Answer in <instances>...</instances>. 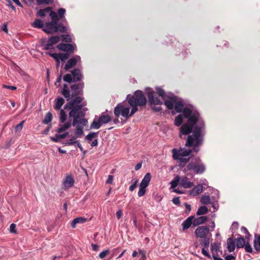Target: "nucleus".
Segmentation results:
<instances>
[{
    "label": "nucleus",
    "instance_id": "nucleus-1",
    "mask_svg": "<svg viewBox=\"0 0 260 260\" xmlns=\"http://www.w3.org/2000/svg\"><path fill=\"white\" fill-rule=\"evenodd\" d=\"M84 87V83L83 82L72 85L71 86L72 94H71L68 85L64 84L63 86L61 94L67 101L72 99L65 105L64 109L70 110L69 116L73 118V125H76L78 122L83 125L87 124L88 122L87 119L84 118L85 111L87 110V108L82 110L85 104H80L84 100L83 97L80 96L83 94Z\"/></svg>",
    "mask_w": 260,
    "mask_h": 260
},
{
    "label": "nucleus",
    "instance_id": "nucleus-60",
    "mask_svg": "<svg viewBox=\"0 0 260 260\" xmlns=\"http://www.w3.org/2000/svg\"><path fill=\"white\" fill-rule=\"evenodd\" d=\"M152 109L155 112H159L162 110L160 106H153L152 107Z\"/></svg>",
    "mask_w": 260,
    "mask_h": 260
},
{
    "label": "nucleus",
    "instance_id": "nucleus-11",
    "mask_svg": "<svg viewBox=\"0 0 260 260\" xmlns=\"http://www.w3.org/2000/svg\"><path fill=\"white\" fill-rule=\"evenodd\" d=\"M209 233V229L207 226H200L194 231L196 236L200 238H205Z\"/></svg>",
    "mask_w": 260,
    "mask_h": 260
},
{
    "label": "nucleus",
    "instance_id": "nucleus-27",
    "mask_svg": "<svg viewBox=\"0 0 260 260\" xmlns=\"http://www.w3.org/2000/svg\"><path fill=\"white\" fill-rule=\"evenodd\" d=\"M64 103V100L62 97L58 98L55 101L54 108L56 110H59Z\"/></svg>",
    "mask_w": 260,
    "mask_h": 260
},
{
    "label": "nucleus",
    "instance_id": "nucleus-35",
    "mask_svg": "<svg viewBox=\"0 0 260 260\" xmlns=\"http://www.w3.org/2000/svg\"><path fill=\"white\" fill-rule=\"evenodd\" d=\"M52 11L51 10V8L50 7H47L44 9H40L39 11L38 12V15L40 16L43 17L46 16V13Z\"/></svg>",
    "mask_w": 260,
    "mask_h": 260
},
{
    "label": "nucleus",
    "instance_id": "nucleus-64",
    "mask_svg": "<svg viewBox=\"0 0 260 260\" xmlns=\"http://www.w3.org/2000/svg\"><path fill=\"white\" fill-rule=\"evenodd\" d=\"M235 257L233 256L232 255H229L225 256V260H232V259H235Z\"/></svg>",
    "mask_w": 260,
    "mask_h": 260
},
{
    "label": "nucleus",
    "instance_id": "nucleus-52",
    "mask_svg": "<svg viewBox=\"0 0 260 260\" xmlns=\"http://www.w3.org/2000/svg\"><path fill=\"white\" fill-rule=\"evenodd\" d=\"M77 138H78V137H76V136H75V135H74V136H73V137L71 138V139H70V142H68V143H67V144L68 145H73V144H74L76 143H77V142H76V141H75V140Z\"/></svg>",
    "mask_w": 260,
    "mask_h": 260
},
{
    "label": "nucleus",
    "instance_id": "nucleus-2",
    "mask_svg": "<svg viewBox=\"0 0 260 260\" xmlns=\"http://www.w3.org/2000/svg\"><path fill=\"white\" fill-rule=\"evenodd\" d=\"M204 122H200L194 126L191 135H188L185 146L192 147V151L197 153L200 151V147L204 142L205 133Z\"/></svg>",
    "mask_w": 260,
    "mask_h": 260
},
{
    "label": "nucleus",
    "instance_id": "nucleus-55",
    "mask_svg": "<svg viewBox=\"0 0 260 260\" xmlns=\"http://www.w3.org/2000/svg\"><path fill=\"white\" fill-rule=\"evenodd\" d=\"M48 54L53 57L56 61L59 60V53H48Z\"/></svg>",
    "mask_w": 260,
    "mask_h": 260
},
{
    "label": "nucleus",
    "instance_id": "nucleus-50",
    "mask_svg": "<svg viewBox=\"0 0 260 260\" xmlns=\"http://www.w3.org/2000/svg\"><path fill=\"white\" fill-rule=\"evenodd\" d=\"M110 253V251L109 249L105 250L102 252H101L99 254V257L100 258H104L109 253Z\"/></svg>",
    "mask_w": 260,
    "mask_h": 260
},
{
    "label": "nucleus",
    "instance_id": "nucleus-59",
    "mask_svg": "<svg viewBox=\"0 0 260 260\" xmlns=\"http://www.w3.org/2000/svg\"><path fill=\"white\" fill-rule=\"evenodd\" d=\"M113 180V176L110 175L108 176V178L106 181V183L107 184H111L112 183Z\"/></svg>",
    "mask_w": 260,
    "mask_h": 260
},
{
    "label": "nucleus",
    "instance_id": "nucleus-4",
    "mask_svg": "<svg viewBox=\"0 0 260 260\" xmlns=\"http://www.w3.org/2000/svg\"><path fill=\"white\" fill-rule=\"evenodd\" d=\"M128 103L132 107L130 115H133L138 110V106L143 107L146 104V99L141 90L136 91L134 94L128 99Z\"/></svg>",
    "mask_w": 260,
    "mask_h": 260
},
{
    "label": "nucleus",
    "instance_id": "nucleus-34",
    "mask_svg": "<svg viewBox=\"0 0 260 260\" xmlns=\"http://www.w3.org/2000/svg\"><path fill=\"white\" fill-rule=\"evenodd\" d=\"M208 212V209L206 206H201L198 209L197 214L198 215H204L207 213Z\"/></svg>",
    "mask_w": 260,
    "mask_h": 260
},
{
    "label": "nucleus",
    "instance_id": "nucleus-58",
    "mask_svg": "<svg viewBox=\"0 0 260 260\" xmlns=\"http://www.w3.org/2000/svg\"><path fill=\"white\" fill-rule=\"evenodd\" d=\"M139 253L142 254V259H145L146 258V252L144 250L139 249Z\"/></svg>",
    "mask_w": 260,
    "mask_h": 260
},
{
    "label": "nucleus",
    "instance_id": "nucleus-36",
    "mask_svg": "<svg viewBox=\"0 0 260 260\" xmlns=\"http://www.w3.org/2000/svg\"><path fill=\"white\" fill-rule=\"evenodd\" d=\"M201 202L203 204L208 205L211 203V199L209 196H203L201 199Z\"/></svg>",
    "mask_w": 260,
    "mask_h": 260
},
{
    "label": "nucleus",
    "instance_id": "nucleus-16",
    "mask_svg": "<svg viewBox=\"0 0 260 260\" xmlns=\"http://www.w3.org/2000/svg\"><path fill=\"white\" fill-rule=\"evenodd\" d=\"M148 98L149 103L151 105H161L162 102L160 101L158 97L155 96L154 92L149 91L148 92Z\"/></svg>",
    "mask_w": 260,
    "mask_h": 260
},
{
    "label": "nucleus",
    "instance_id": "nucleus-38",
    "mask_svg": "<svg viewBox=\"0 0 260 260\" xmlns=\"http://www.w3.org/2000/svg\"><path fill=\"white\" fill-rule=\"evenodd\" d=\"M253 244L255 250L260 251V236H258L257 239L254 240Z\"/></svg>",
    "mask_w": 260,
    "mask_h": 260
},
{
    "label": "nucleus",
    "instance_id": "nucleus-62",
    "mask_svg": "<svg viewBox=\"0 0 260 260\" xmlns=\"http://www.w3.org/2000/svg\"><path fill=\"white\" fill-rule=\"evenodd\" d=\"M122 211L121 210H119L117 212H116V216L117 217V218L119 219H120L122 215Z\"/></svg>",
    "mask_w": 260,
    "mask_h": 260
},
{
    "label": "nucleus",
    "instance_id": "nucleus-49",
    "mask_svg": "<svg viewBox=\"0 0 260 260\" xmlns=\"http://www.w3.org/2000/svg\"><path fill=\"white\" fill-rule=\"evenodd\" d=\"M138 180H136L134 183L129 186V190L131 191H133L138 186Z\"/></svg>",
    "mask_w": 260,
    "mask_h": 260
},
{
    "label": "nucleus",
    "instance_id": "nucleus-43",
    "mask_svg": "<svg viewBox=\"0 0 260 260\" xmlns=\"http://www.w3.org/2000/svg\"><path fill=\"white\" fill-rule=\"evenodd\" d=\"M59 60H60L62 62H65L66 60L69 58L70 57L69 54L68 53H59Z\"/></svg>",
    "mask_w": 260,
    "mask_h": 260
},
{
    "label": "nucleus",
    "instance_id": "nucleus-20",
    "mask_svg": "<svg viewBox=\"0 0 260 260\" xmlns=\"http://www.w3.org/2000/svg\"><path fill=\"white\" fill-rule=\"evenodd\" d=\"M203 185L201 184L198 185L194 187L189 191V195L192 196H196L201 193L203 191Z\"/></svg>",
    "mask_w": 260,
    "mask_h": 260
},
{
    "label": "nucleus",
    "instance_id": "nucleus-19",
    "mask_svg": "<svg viewBox=\"0 0 260 260\" xmlns=\"http://www.w3.org/2000/svg\"><path fill=\"white\" fill-rule=\"evenodd\" d=\"M180 185L184 188H189L193 186V182L189 181L186 177H184L180 181Z\"/></svg>",
    "mask_w": 260,
    "mask_h": 260
},
{
    "label": "nucleus",
    "instance_id": "nucleus-24",
    "mask_svg": "<svg viewBox=\"0 0 260 260\" xmlns=\"http://www.w3.org/2000/svg\"><path fill=\"white\" fill-rule=\"evenodd\" d=\"M165 102V105L168 109L172 110L174 107L176 99L175 97L171 98L170 100H164Z\"/></svg>",
    "mask_w": 260,
    "mask_h": 260
},
{
    "label": "nucleus",
    "instance_id": "nucleus-23",
    "mask_svg": "<svg viewBox=\"0 0 260 260\" xmlns=\"http://www.w3.org/2000/svg\"><path fill=\"white\" fill-rule=\"evenodd\" d=\"M75 181L72 176H67L63 182L65 187L69 188L73 186Z\"/></svg>",
    "mask_w": 260,
    "mask_h": 260
},
{
    "label": "nucleus",
    "instance_id": "nucleus-33",
    "mask_svg": "<svg viewBox=\"0 0 260 260\" xmlns=\"http://www.w3.org/2000/svg\"><path fill=\"white\" fill-rule=\"evenodd\" d=\"M71 124L70 122L68 121L66 122H64L63 125H62L58 129V133H61L67 129L71 127Z\"/></svg>",
    "mask_w": 260,
    "mask_h": 260
},
{
    "label": "nucleus",
    "instance_id": "nucleus-54",
    "mask_svg": "<svg viewBox=\"0 0 260 260\" xmlns=\"http://www.w3.org/2000/svg\"><path fill=\"white\" fill-rule=\"evenodd\" d=\"M16 224L15 223H12L11 225H10V233H14V234H16L17 233V231L16 230Z\"/></svg>",
    "mask_w": 260,
    "mask_h": 260
},
{
    "label": "nucleus",
    "instance_id": "nucleus-12",
    "mask_svg": "<svg viewBox=\"0 0 260 260\" xmlns=\"http://www.w3.org/2000/svg\"><path fill=\"white\" fill-rule=\"evenodd\" d=\"M219 244L218 243H214L211 244V251L214 260H223L222 258L218 257V252L222 253V251H220Z\"/></svg>",
    "mask_w": 260,
    "mask_h": 260
},
{
    "label": "nucleus",
    "instance_id": "nucleus-32",
    "mask_svg": "<svg viewBox=\"0 0 260 260\" xmlns=\"http://www.w3.org/2000/svg\"><path fill=\"white\" fill-rule=\"evenodd\" d=\"M64 109H61L59 113V121L61 123H63L67 119V115Z\"/></svg>",
    "mask_w": 260,
    "mask_h": 260
},
{
    "label": "nucleus",
    "instance_id": "nucleus-61",
    "mask_svg": "<svg viewBox=\"0 0 260 260\" xmlns=\"http://www.w3.org/2000/svg\"><path fill=\"white\" fill-rule=\"evenodd\" d=\"M3 87L6 88L10 89L11 90H15L16 89V87L10 85H3Z\"/></svg>",
    "mask_w": 260,
    "mask_h": 260
},
{
    "label": "nucleus",
    "instance_id": "nucleus-37",
    "mask_svg": "<svg viewBox=\"0 0 260 260\" xmlns=\"http://www.w3.org/2000/svg\"><path fill=\"white\" fill-rule=\"evenodd\" d=\"M183 122V117L181 115H179L175 117L174 120V124L177 126H179L181 125Z\"/></svg>",
    "mask_w": 260,
    "mask_h": 260
},
{
    "label": "nucleus",
    "instance_id": "nucleus-13",
    "mask_svg": "<svg viewBox=\"0 0 260 260\" xmlns=\"http://www.w3.org/2000/svg\"><path fill=\"white\" fill-rule=\"evenodd\" d=\"M182 112L183 113L184 116L185 118H187L188 119H189L190 117H192L193 115H196L197 117V121H202L200 120V114L197 111H193L188 108H184L182 111Z\"/></svg>",
    "mask_w": 260,
    "mask_h": 260
},
{
    "label": "nucleus",
    "instance_id": "nucleus-9",
    "mask_svg": "<svg viewBox=\"0 0 260 260\" xmlns=\"http://www.w3.org/2000/svg\"><path fill=\"white\" fill-rule=\"evenodd\" d=\"M114 114L117 117L121 115L122 116L125 118H128L129 117L133 116L130 115L129 108L123 106L122 104H118L115 108Z\"/></svg>",
    "mask_w": 260,
    "mask_h": 260
},
{
    "label": "nucleus",
    "instance_id": "nucleus-51",
    "mask_svg": "<svg viewBox=\"0 0 260 260\" xmlns=\"http://www.w3.org/2000/svg\"><path fill=\"white\" fill-rule=\"evenodd\" d=\"M245 250L246 252L252 253L253 250L252 248L249 243L245 244L244 245Z\"/></svg>",
    "mask_w": 260,
    "mask_h": 260
},
{
    "label": "nucleus",
    "instance_id": "nucleus-42",
    "mask_svg": "<svg viewBox=\"0 0 260 260\" xmlns=\"http://www.w3.org/2000/svg\"><path fill=\"white\" fill-rule=\"evenodd\" d=\"M61 41L66 43H70L72 42V38L69 35H62L60 36Z\"/></svg>",
    "mask_w": 260,
    "mask_h": 260
},
{
    "label": "nucleus",
    "instance_id": "nucleus-40",
    "mask_svg": "<svg viewBox=\"0 0 260 260\" xmlns=\"http://www.w3.org/2000/svg\"><path fill=\"white\" fill-rule=\"evenodd\" d=\"M180 181V177L179 176H176L174 179V180H173L171 182V188H174L175 187H176L178 185V183Z\"/></svg>",
    "mask_w": 260,
    "mask_h": 260
},
{
    "label": "nucleus",
    "instance_id": "nucleus-21",
    "mask_svg": "<svg viewBox=\"0 0 260 260\" xmlns=\"http://www.w3.org/2000/svg\"><path fill=\"white\" fill-rule=\"evenodd\" d=\"M193 216H191L185 220L182 223V229L183 231L188 229L191 225L193 224Z\"/></svg>",
    "mask_w": 260,
    "mask_h": 260
},
{
    "label": "nucleus",
    "instance_id": "nucleus-44",
    "mask_svg": "<svg viewBox=\"0 0 260 260\" xmlns=\"http://www.w3.org/2000/svg\"><path fill=\"white\" fill-rule=\"evenodd\" d=\"M98 133H90L86 136V139L89 142L93 138L98 137Z\"/></svg>",
    "mask_w": 260,
    "mask_h": 260
},
{
    "label": "nucleus",
    "instance_id": "nucleus-30",
    "mask_svg": "<svg viewBox=\"0 0 260 260\" xmlns=\"http://www.w3.org/2000/svg\"><path fill=\"white\" fill-rule=\"evenodd\" d=\"M236 246L238 248H242L245 244V241L242 237H240L235 239Z\"/></svg>",
    "mask_w": 260,
    "mask_h": 260
},
{
    "label": "nucleus",
    "instance_id": "nucleus-6",
    "mask_svg": "<svg viewBox=\"0 0 260 260\" xmlns=\"http://www.w3.org/2000/svg\"><path fill=\"white\" fill-rule=\"evenodd\" d=\"M188 170H192L197 174L203 173L206 170L205 165L202 161L200 158L196 159V161H191L187 165Z\"/></svg>",
    "mask_w": 260,
    "mask_h": 260
},
{
    "label": "nucleus",
    "instance_id": "nucleus-3",
    "mask_svg": "<svg viewBox=\"0 0 260 260\" xmlns=\"http://www.w3.org/2000/svg\"><path fill=\"white\" fill-rule=\"evenodd\" d=\"M51 21L46 23L43 30L47 34H52L55 32H66L67 27L62 23H58L59 18L54 11H51L49 14Z\"/></svg>",
    "mask_w": 260,
    "mask_h": 260
},
{
    "label": "nucleus",
    "instance_id": "nucleus-57",
    "mask_svg": "<svg viewBox=\"0 0 260 260\" xmlns=\"http://www.w3.org/2000/svg\"><path fill=\"white\" fill-rule=\"evenodd\" d=\"M173 203L177 205H179L180 204L179 197L175 198L172 200Z\"/></svg>",
    "mask_w": 260,
    "mask_h": 260
},
{
    "label": "nucleus",
    "instance_id": "nucleus-31",
    "mask_svg": "<svg viewBox=\"0 0 260 260\" xmlns=\"http://www.w3.org/2000/svg\"><path fill=\"white\" fill-rule=\"evenodd\" d=\"M32 26L35 28H41L44 26V23L41 19H37L32 24Z\"/></svg>",
    "mask_w": 260,
    "mask_h": 260
},
{
    "label": "nucleus",
    "instance_id": "nucleus-10",
    "mask_svg": "<svg viewBox=\"0 0 260 260\" xmlns=\"http://www.w3.org/2000/svg\"><path fill=\"white\" fill-rule=\"evenodd\" d=\"M192 151H193L192 150L190 149L185 150H182L181 149L178 150H176V149H173L172 150L173 157L174 159L182 160L183 157L189 155Z\"/></svg>",
    "mask_w": 260,
    "mask_h": 260
},
{
    "label": "nucleus",
    "instance_id": "nucleus-47",
    "mask_svg": "<svg viewBox=\"0 0 260 260\" xmlns=\"http://www.w3.org/2000/svg\"><path fill=\"white\" fill-rule=\"evenodd\" d=\"M66 13V10L63 8H60L57 11V16H58L59 20L63 18Z\"/></svg>",
    "mask_w": 260,
    "mask_h": 260
},
{
    "label": "nucleus",
    "instance_id": "nucleus-56",
    "mask_svg": "<svg viewBox=\"0 0 260 260\" xmlns=\"http://www.w3.org/2000/svg\"><path fill=\"white\" fill-rule=\"evenodd\" d=\"M202 253L203 255H204L205 256L208 257V258H211V256L209 253L205 249V248H203L202 249Z\"/></svg>",
    "mask_w": 260,
    "mask_h": 260
},
{
    "label": "nucleus",
    "instance_id": "nucleus-28",
    "mask_svg": "<svg viewBox=\"0 0 260 260\" xmlns=\"http://www.w3.org/2000/svg\"><path fill=\"white\" fill-rule=\"evenodd\" d=\"M99 120L101 122V124H106L111 120V118L110 116L107 115H101L99 118Z\"/></svg>",
    "mask_w": 260,
    "mask_h": 260
},
{
    "label": "nucleus",
    "instance_id": "nucleus-26",
    "mask_svg": "<svg viewBox=\"0 0 260 260\" xmlns=\"http://www.w3.org/2000/svg\"><path fill=\"white\" fill-rule=\"evenodd\" d=\"M235 242L232 238H229L227 240V248L229 252H231L234 251L235 249Z\"/></svg>",
    "mask_w": 260,
    "mask_h": 260
},
{
    "label": "nucleus",
    "instance_id": "nucleus-7",
    "mask_svg": "<svg viewBox=\"0 0 260 260\" xmlns=\"http://www.w3.org/2000/svg\"><path fill=\"white\" fill-rule=\"evenodd\" d=\"M72 74H66L63 78V80L68 83L76 82L80 81L83 78V75L80 70L76 69L72 72Z\"/></svg>",
    "mask_w": 260,
    "mask_h": 260
},
{
    "label": "nucleus",
    "instance_id": "nucleus-41",
    "mask_svg": "<svg viewBox=\"0 0 260 260\" xmlns=\"http://www.w3.org/2000/svg\"><path fill=\"white\" fill-rule=\"evenodd\" d=\"M101 125L102 124L99 119L98 121L93 120L92 123L91 124L90 128L94 129H99L101 126Z\"/></svg>",
    "mask_w": 260,
    "mask_h": 260
},
{
    "label": "nucleus",
    "instance_id": "nucleus-63",
    "mask_svg": "<svg viewBox=\"0 0 260 260\" xmlns=\"http://www.w3.org/2000/svg\"><path fill=\"white\" fill-rule=\"evenodd\" d=\"M2 29L5 32H6V33H8V27H7V23H4L3 24V25L2 26Z\"/></svg>",
    "mask_w": 260,
    "mask_h": 260
},
{
    "label": "nucleus",
    "instance_id": "nucleus-5",
    "mask_svg": "<svg viewBox=\"0 0 260 260\" xmlns=\"http://www.w3.org/2000/svg\"><path fill=\"white\" fill-rule=\"evenodd\" d=\"M200 121H197V117L193 115L188 119V123H184L182 125L180 128L179 136L182 138V135H190L189 134L193 132L194 126L197 123H199ZM203 122V121H201Z\"/></svg>",
    "mask_w": 260,
    "mask_h": 260
},
{
    "label": "nucleus",
    "instance_id": "nucleus-17",
    "mask_svg": "<svg viewBox=\"0 0 260 260\" xmlns=\"http://www.w3.org/2000/svg\"><path fill=\"white\" fill-rule=\"evenodd\" d=\"M80 60V57L78 55H76L74 57L69 59L64 66V70L68 71L72 69L76 65L77 62Z\"/></svg>",
    "mask_w": 260,
    "mask_h": 260
},
{
    "label": "nucleus",
    "instance_id": "nucleus-8",
    "mask_svg": "<svg viewBox=\"0 0 260 260\" xmlns=\"http://www.w3.org/2000/svg\"><path fill=\"white\" fill-rule=\"evenodd\" d=\"M151 178L150 173H147L144 176L139 185V190L138 195L139 197L143 196L146 192V188L148 186Z\"/></svg>",
    "mask_w": 260,
    "mask_h": 260
},
{
    "label": "nucleus",
    "instance_id": "nucleus-45",
    "mask_svg": "<svg viewBox=\"0 0 260 260\" xmlns=\"http://www.w3.org/2000/svg\"><path fill=\"white\" fill-rule=\"evenodd\" d=\"M37 3L39 5L43 4L49 5L53 3V0H37Z\"/></svg>",
    "mask_w": 260,
    "mask_h": 260
},
{
    "label": "nucleus",
    "instance_id": "nucleus-15",
    "mask_svg": "<svg viewBox=\"0 0 260 260\" xmlns=\"http://www.w3.org/2000/svg\"><path fill=\"white\" fill-rule=\"evenodd\" d=\"M60 40V37L58 36H54L50 37L48 40L47 43L44 45V49L46 50L52 48V46L57 44Z\"/></svg>",
    "mask_w": 260,
    "mask_h": 260
},
{
    "label": "nucleus",
    "instance_id": "nucleus-22",
    "mask_svg": "<svg viewBox=\"0 0 260 260\" xmlns=\"http://www.w3.org/2000/svg\"><path fill=\"white\" fill-rule=\"evenodd\" d=\"M207 217L206 216H201L193 219V225L197 226L200 224H203L206 221Z\"/></svg>",
    "mask_w": 260,
    "mask_h": 260
},
{
    "label": "nucleus",
    "instance_id": "nucleus-39",
    "mask_svg": "<svg viewBox=\"0 0 260 260\" xmlns=\"http://www.w3.org/2000/svg\"><path fill=\"white\" fill-rule=\"evenodd\" d=\"M52 119V115L50 112H48L45 116L43 123L44 124H48L51 121Z\"/></svg>",
    "mask_w": 260,
    "mask_h": 260
},
{
    "label": "nucleus",
    "instance_id": "nucleus-46",
    "mask_svg": "<svg viewBox=\"0 0 260 260\" xmlns=\"http://www.w3.org/2000/svg\"><path fill=\"white\" fill-rule=\"evenodd\" d=\"M24 122L25 120H23L15 126V131L16 133L19 132L22 130Z\"/></svg>",
    "mask_w": 260,
    "mask_h": 260
},
{
    "label": "nucleus",
    "instance_id": "nucleus-29",
    "mask_svg": "<svg viewBox=\"0 0 260 260\" xmlns=\"http://www.w3.org/2000/svg\"><path fill=\"white\" fill-rule=\"evenodd\" d=\"M183 107H184V104L182 102H181V101H179V102L176 101L175 102V104H174V108H175V109L176 111V112H182V111L184 109Z\"/></svg>",
    "mask_w": 260,
    "mask_h": 260
},
{
    "label": "nucleus",
    "instance_id": "nucleus-25",
    "mask_svg": "<svg viewBox=\"0 0 260 260\" xmlns=\"http://www.w3.org/2000/svg\"><path fill=\"white\" fill-rule=\"evenodd\" d=\"M87 221V219L82 217H77L75 218L71 222V226L75 228L77 223H83Z\"/></svg>",
    "mask_w": 260,
    "mask_h": 260
},
{
    "label": "nucleus",
    "instance_id": "nucleus-18",
    "mask_svg": "<svg viewBox=\"0 0 260 260\" xmlns=\"http://www.w3.org/2000/svg\"><path fill=\"white\" fill-rule=\"evenodd\" d=\"M86 124L83 125L80 122H78L76 125H73L76 126V130L75 132V135L77 137H81L83 134V127Z\"/></svg>",
    "mask_w": 260,
    "mask_h": 260
},
{
    "label": "nucleus",
    "instance_id": "nucleus-14",
    "mask_svg": "<svg viewBox=\"0 0 260 260\" xmlns=\"http://www.w3.org/2000/svg\"><path fill=\"white\" fill-rule=\"evenodd\" d=\"M75 46L69 43H60L58 44L57 48L61 51L69 53H73L75 49Z\"/></svg>",
    "mask_w": 260,
    "mask_h": 260
},
{
    "label": "nucleus",
    "instance_id": "nucleus-48",
    "mask_svg": "<svg viewBox=\"0 0 260 260\" xmlns=\"http://www.w3.org/2000/svg\"><path fill=\"white\" fill-rule=\"evenodd\" d=\"M157 93L159 95V96H161L163 100L165 99V92L164 89L160 87H157L156 89Z\"/></svg>",
    "mask_w": 260,
    "mask_h": 260
},
{
    "label": "nucleus",
    "instance_id": "nucleus-53",
    "mask_svg": "<svg viewBox=\"0 0 260 260\" xmlns=\"http://www.w3.org/2000/svg\"><path fill=\"white\" fill-rule=\"evenodd\" d=\"M203 240L202 241V243H201V244L202 245H204L205 247H207V248H208V247L209 245V243H210V242H209V239H207L206 238H203Z\"/></svg>",
    "mask_w": 260,
    "mask_h": 260
}]
</instances>
